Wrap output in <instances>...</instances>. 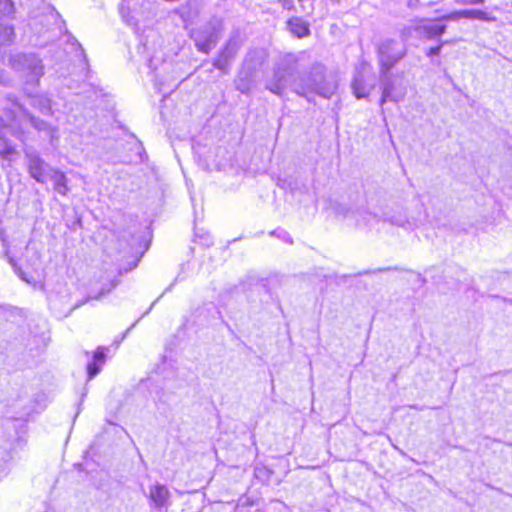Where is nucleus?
Masks as SVG:
<instances>
[{
  "mask_svg": "<svg viewBox=\"0 0 512 512\" xmlns=\"http://www.w3.org/2000/svg\"><path fill=\"white\" fill-rule=\"evenodd\" d=\"M293 91L310 101L309 93H315L324 98H330L335 91V86L326 81L325 67L317 63L311 67L307 75L294 81Z\"/></svg>",
  "mask_w": 512,
  "mask_h": 512,
  "instance_id": "nucleus-1",
  "label": "nucleus"
},
{
  "mask_svg": "<svg viewBox=\"0 0 512 512\" xmlns=\"http://www.w3.org/2000/svg\"><path fill=\"white\" fill-rule=\"evenodd\" d=\"M8 102L11 103V107L5 109L8 121V129L10 133L17 138L22 136V132L16 126V121L20 118L22 121L29 122L36 130L44 132L49 137L51 144L58 138V130L55 127L50 126L45 121L35 118L30 115L16 100V98L8 97Z\"/></svg>",
  "mask_w": 512,
  "mask_h": 512,
  "instance_id": "nucleus-2",
  "label": "nucleus"
},
{
  "mask_svg": "<svg viewBox=\"0 0 512 512\" xmlns=\"http://www.w3.org/2000/svg\"><path fill=\"white\" fill-rule=\"evenodd\" d=\"M407 54L405 43L392 39L381 42L378 48L380 75H385Z\"/></svg>",
  "mask_w": 512,
  "mask_h": 512,
  "instance_id": "nucleus-3",
  "label": "nucleus"
},
{
  "mask_svg": "<svg viewBox=\"0 0 512 512\" xmlns=\"http://www.w3.org/2000/svg\"><path fill=\"white\" fill-rule=\"evenodd\" d=\"M298 62L297 55L287 53L282 57L281 64L274 69L273 77L267 80L265 88L273 94L282 97L287 86L290 68Z\"/></svg>",
  "mask_w": 512,
  "mask_h": 512,
  "instance_id": "nucleus-4",
  "label": "nucleus"
},
{
  "mask_svg": "<svg viewBox=\"0 0 512 512\" xmlns=\"http://www.w3.org/2000/svg\"><path fill=\"white\" fill-rule=\"evenodd\" d=\"M380 81L382 87L381 106L387 101L399 102L404 99L407 88L402 77L397 78L388 72L385 75H380Z\"/></svg>",
  "mask_w": 512,
  "mask_h": 512,
  "instance_id": "nucleus-5",
  "label": "nucleus"
},
{
  "mask_svg": "<svg viewBox=\"0 0 512 512\" xmlns=\"http://www.w3.org/2000/svg\"><path fill=\"white\" fill-rule=\"evenodd\" d=\"M13 69L26 73L28 81L38 82L43 75L41 60L34 54H16L10 58Z\"/></svg>",
  "mask_w": 512,
  "mask_h": 512,
  "instance_id": "nucleus-6",
  "label": "nucleus"
},
{
  "mask_svg": "<svg viewBox=\"0 0 512 512\" xmlns=\"http://www.w3.org/2000/svg\"><path fill=\"white\" fill-rule=\"evenodd\" d=\"M197 49L203 53H209L219 39V30L216 24L207 23L200 28L191 31Z\"/></svg>",
  "mask_w": 512,
  "mask_h": 512,
  "instance_id": "nucleus-7",
  "label": "nucleus"
},
{
  "mask_svg": "<svg viewBox=\"0 0 512 512\" xmlns=\"http://www.w3.org/2000/svg\"><path fill=\"white\" fill-rule=\"evenodd\" d=\"M25 157L30 176L38 183H46L54 168L45 162L35 150L26 149Z\"/></svg>",
  "mask_w": 512,
  "mask_h": 512,
  "instance_id": "nucleus-8",
  "label": "nucleus"
},
{
  "mask_svg": "<svg viewBox=\"0 0 512 512\" xmlns=\"http://www.w3.org/2000/svg\"><path fill=\"white\" fill-rule=\"evenodd\" d=\"M375 87V78L369 69L362 67L357 70L351 88L356 98H366Z\"/></svg>",
  "mask_w": 512,
  "mask_h": 512,
  "instance_id": "nucleus-9",
  "label": "nucleus"
},
{
  "mask_svg": "<svg viewBox=\"0 0 512 512\" xmlns=\"http://www.w3.org/2000/svg\"><path fill=\"white\" fill-rule=\"evenodd\" d=\"M148 499L150 505L156 510H165L171 506V492L164 484L156 483L149 487Z\"/></svg>",
  "mask_w": 512,
  "mask_h": 512,
  "instance_id": "nucleus-10",
  "label": "nucleus"
},
{
  "mask_svg": "<svg viewBox=\"0 0 512 512\" xmlns=\"http://www.w3.org/2000/svg\"><path fill=\"white\" fill-rule=\"evenodd\" d=\"M339 214L343 215L345 218L351 217L355 219L357 225H370L373 221H378L379 216L375 213H371L366 210H357V211H350L347 209H344L343 207L339 206Z\"/></svg>",
  "mask_w": 512,
  "mask_h": 512,
  "instance_id": "nucleus-11",
  "label": "nucleus"
},
{
  "mask_svg": "<svg viewBox=\"0 0 512 512\" xmlns=\"http://www.w3.org/2000/svg\"><path fill=\"white\" fill-rule=\"evenodd\" d=\"M253 69L251 67L244 68L235 80L236 89L243 94L249 93L252 88Z\"/></svg>",
  "mask_w": 512,
  "mask_h": 512,
  "instance_id": "nucleus-12",
  "label": "nucleus"
},
{
  "mask_svg": "<svg viewBox=\"0 0 512 512\" xmlns=\"http://www.w3.org/2000/svg\"><path fill=\"white\" fill-rule=\"evenodd\" d=\"M105 349L99 347L93 354L92 360L87 364L88 379L94 378L100 371L105 362Z\"/></svg>",
  "mask_w": 512,
  "mask_h": 512,
  "instance_id": "nucleus-13",
  "label": "nucleus"
},
{
  "mask_svg": "<svg viewBox=\"0 0 512 512\" xmlns=\"http://www.w3.org/2000/svg\"><path fill=\"white\" fill-rule=\"evenodd\" d=\"M289 31L298 38L310 35L309 24L300 17H292L288 20Z\"/></svg>",
  "mask_w": 512,
  "mask_h": 512,
  "instance_id": "nucleus-14",
  "label": "nucleus"
},
{
  "mask_svg": "<svg viewBox=\"0 0 512 512\" xmlns=\"http://www.w3.org/2000/svg\"><path fill=\"white\" fill-rule=\"evenodd\" d=\"M49 179L54 183V190L60 195H67L68 188V180L66 175L59 170L53 169L52 173L49 176Z\"/></svg>",
  "mask_w": 512,
  "mask_h": 512,
  "instance_id": "nucleus-15",
  "label": "nucleus"
},
{
  "mask_svg": "<svg viewBox=\"0 0 512 512\" xmlns=\"http://www.w3.org/2000/svg\"><path fill=\"white\" fill-rule=\"evenodd\" d=\"M4 128H6V124L4 123V120L0 118V156L11 160L12 156L16 154V150L5 138V133L3 131Z\"/></svg>",
  "mask_w": 512,
  "mask_h": 512,
  "instance_id": "nucleus-16",
  "label": "nucleus"
},
{
  "mask_svg": "<svg viewBox=\"0 0 512 512\" xmlns=\"http://www.w3.org/2000/svg\"><path fill=\"white\" fill-rule=\"evenodd\" d=\"M415 30L420 34H423L428 39H433L444 34L446 31V25L424 24L417 26Z\"/></svg>",
  "mask_w": 512,
  "mask_h": 512,
  "instance_id": "nucleus-17",
  "label": "nucleus"
},
{
  "mask_svg": "<svg viewBox=\"0 0 512 512\" xmlns=\"http://www.w3.org/2000/svg\"><path fill=\"white\" fill-rule=\"evenodd\" d=\"M133 0H123L120 6V14L122 19L134 29H138V19L131 14V6Z\"/></svg>",
  "mask_w": 512,
  "mask_h": 512,
  "instance_id": "nucleus-18",
  "label": "nucleus"
},
{
  "mask_svg": "<svg viewBox=\"0 0 512 512\" xmlns=\"http://www.w3.org/2000/svg\"><path fill=\"white\" fill-rule=\"evenodd\" d=\"M240 49V42L237 37H231L226 43L225 47L220 52V55L231 61L238 50Z\"/></svg>",
  "mask_w": 512,
  "mask_h": 512,
  "instance_id": "nucleus-19",
  "label": "nucleus"
},
{
  "mask_svg": "<svg viewBox=\"0 0 512 512\" xmlns=\"http://www.w3.org/2000/svg\"><path fill=\"white\" fill-rule=\"evenodd\" d=\"M383 220L406 229L412 228V224L408 220L406 214L403 212H399V215L397 216H388L387 214H384Z\"/></svg>",
  "mask_w": 512,
  "mask_h": 512,
  "instance_id": "nucleus-20",
  "label": "nucleus"
},
{
  "mask_svg": "<svg viewBox=\"0 0 512 512\" xmlns=\"http://www.w3.org/2000/svg\"><path fill=\"white\" fill-rule=\"evenodd\" d=\"M15 37L14 27L7 24H0V45H8Z\"/></svg>",
  "mask_w": 512,
  "mask_h": 512,
  "instance_id": "nucleus-21",
  "label": "nucleus"
},
{
  "mask_svg": "<svg viewBox=\"0 0 512 512\" xmlns=\"http://www.w3.org/2000/svg\"><path fill=\"white\" fill-rule=\"evenodd\" d=\"M464 18L479 19L483 21H493L494 17H490L486 12L481 10H463Z\"/></svg>",
  "mask_w": 512,
  "mask_h": 512,
  "instance_id": "nucleus-22",
  "label": "nucleus"
},
{
  "mask_svg": "<svg viewBox=\"0 0 512 512\" xmlns=\"http://www.w3.org/2000/svg\"><path fill=\"white\" fill-rule=\"evenodd\" d=\"M254 473H255L256 478L266 481V480H269V478L272 474V471L264 466H262V467L257 466V467H255Z\"/></svg>",
  "mask_w": 512,
  "mask_h": 512,
  "instance_id": "nucleus-23",
  "label": "nucleus"
},
{
  "mask_svg": "<svg viewBox=\"0 0 512 512\" xmlns=\"http://www.w3.org/2000/svg\"><path fill=\"white\" fill-rule=\"evenodd\" d=\"M229 63L230 61L224 57H222L221 55H219L217 57V59H215L213 65L214 67H216L217 69L219 70H222L223 72H227V69H228V66H229Z\"/></svg>",
  "mask_w": 512,
  "mask_h": 512,
  "instance_id": "nucleus-24",
  "label": "nucleus"
},
{
  "mask_svg": "<svg viewBox=\"0 0 512 512\" xmlns=\"http://www.w3.org/2000/svg\"><path fill=\"white\" fill-rule=\"evenodd\" d=\"M464 18L463 10L453 11L449 14L443 15L439 20L457 21Z\"/></svg>",
  "mask_w": 512,
  "mask_h": 512,
  "instance_id": "nucleus-25",
  "label": "nucleus"
},
{
  "mask_svg": "<svg viewBox=\"0 0 512 512\" xmlns=\"http://www.w3.org/2000/svg\"><path fill=\"white\" fill-rule=\"evenodd\" d=\"M0 11L5 15L11 14L14 11L11 0H0Z\"/></svg>",
  "mask_w": 512,
  "mask_h": 512,
  "instance_id": "nucleus-26",
  "label": "nucleus"
},
{
  "mask_svg": "<svg viewBox=\"0 0 512 512\" xmlns=\"http://www.w3.org/2000/svg\"><path fill=\"white\" fill-rule=\"evenodd\" d=\"M271 235H275L278 238H281L282 240L286 241L287 243H290V244L292 243V239H291L290 235L285 230L279 229V230L272 231Z\"/></svg>",
  "mask_w": 512,
  "mask_h": 512,
  "instance_id": "nucleus-27",
  "label": "nucleus"
},
{
  "mask_svg": "<svg viewBox=\"0 0 512 512\" xmlns=\"http://www.w3.org/2000/svg\"><path fill=\"white\" fill-rule=\"evenodd\" d=\"M446 42H442L440 45L438 46H435V47H431L426 55L429 56V57H432V56H437L440 54L441 52V49H442V46L445 44Z\"/></svg>",
  "mask_w": 512,
  "mask_h": 512,
  "instance_id": "nucleus-28",
  "label": "nucleus"
},
{
  "mask_svg": "<svg viewBox=\"0 0 512 512\" xmlns=\"http://www.w3.org/2000/svg\"><path fill=\"white\" fill-rule=\"evenodd\" d=\"M454 2L460 5H476L483 4L484 0H454Z\"/></svg>",
  "mask_w": 512,
  "mask_h": 512,
  "instance_id": "nucleus-29",
  "label": "nucleus"
},
{
  "mask_svg": "<svg viewBox=\"0 0 512 512\" xmlns=\"http://www.w3.org/2000/svg\"><path fill=\"white\" fill-rule=\"evenodd\" d=\"M282 7L287 10H293L295 8L293 0H281Z\"/></svg>",
  "mask_w": 512,
  "mask_h": 512,
  "instance_id": "nucleus-30",
  "label": "nucleus"
},
{
  "mask_svg": "<svg viewBox=\"0 0 512 512\" xmlns=\"http://www.w3.org/2000/svg\"><path fill=\"white\" fill-rule=\"evenodd\" d=\"M0 83L6 85L8 83V78L6 77L4 71L0 69Z\"/></svg>",
  "mask_w": 512,
  "mask_h": 512,
  "instance_id": "nucleus-31",
  "label": "nucleus"
},
{
  "mask_svg": "<svg viewBox=\"0 0 512 512\" xmlns=\"http://www.w3.org/2000/svg\"><path fill=\"white\" fill-rule=\"evenodd\" d=\"M116 285H117V284H116L115 282H113V283L111 284V287H112V288H114Z\"/></svg>",
  "mask_w": 512,
  "mask_h": 512,
  "instance_id": "nucleus-32",
  "label": "nucleus"
}]
</instances>
